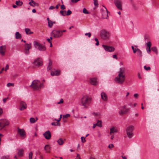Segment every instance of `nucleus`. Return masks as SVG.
Listing matches in <instances>:
<instances>
[{"instance_id": "nucleus-1", "label": "nucleus", "mask_w": 159, "mask_h": 159, "mask_svg": "<svg viewBox=\"0 0 159 159\" xmlns=\"http://www.w3.org/2000/svg\"><path fill=\"white\" fill-rule=\"evenodd\" d=\"M125 68H121L118 72V75L116 77L115 81L119 84H122L125 81Z\"/></svg>"}, {"instance_id": "nucleus-2", "label": "nucleus", "mask_w": 159, "mask_h": 159, "mask_svg": "<svg viewBox=\"0 0 159 159\" xmlns=\"http://www.w3.org/2000/svg\"><path fill=\"white\" fill-rule=\"evenodd\" d=\"M92 101L91 97L87 95L83 96L81 99L82 105L85 108H87Z\"/></svg>"}, {"instance_id": "nucleus-3", "label": "nucleus", "mask_w": 159, "mask_h": 159, "mask_svg": "<svg viewBox=\"0 0 159 159\" xmlns=\"http://www.w3.org/2000/svg\"><path fill=\"white\" fill-rule=\"evenodd\" d=\"M41 85L40 81L38 80H35L32 82L30 86L34 90H38L41 88Z\"/></svg>"}, {"instance_id": "nucleus-4", "label": "nucleus", "mask_w": 159, "mask_h": 159, "mask_svg": "<svg viewBox=\"0 0 159 159\" xmlns=\"http://www.w3.org/2000/svg\"><path fill=\"white\" fill-rule=\"evenodd\" d=\"M134 127L133 125L128 126L126 129L127 135L129 138H131L133 136V132L134 129Z\"/></svg>"}, {"instance_id": "nucleus-5", "label": "nucleus", "mask_w": 159, "mask_h": 159, "mask_svg": "<svg viewBox=\"0 0 159 159\" xmlns=\"http://www.w3.org/2000/svg\"><path fill=\"white\" fill-rule=\"evenodd\" d=\"M100 35L102 39L104 40L108 39L110 36L109 32L104 30L101 31Z\"/></svg>"}, {"instance_id": "nucleus-6", "label": "nucleus", "mask_w": 159, "mask_h": 159, "mask_svg": "<svg viewBox=\"0 0 159 159\" xmlns=\"http://www.w3.org/2000/svg\"><path fill=\"white\" fill-rule=\"evenodd\" d=\"M34 44L36 48L38 47L37 48L40 51H44L46 49V47L44 45L40 43L37 41H34Z\"/></svg>"}, {"instance_id": "nucleus-7", "label": "nucleus", "mask_w": 159, "mask_h": 159, "mask_svg": "<svg viewBox=\"0 0 159 159\" xmlns=\"http://www.w3.org/2000/svg\"><path fill=\"white\" fill-rule=\"evenodd\" d=\"M51 35L54 38H58L62 36V32L60 30H55L52 31Z\"/></svg>"}, {"instance_id": "nucleus-8", "label": "nucleus", "mask_w": 159, "mask_h": 159, "mask_svg": "<svg viewBox=\"0 0 159 159\" xmlns=\"http://www.w3.org/2000/svg\"><path fill=\"white\" fill-rule=\"evenodd\" d=\"M9 122L6 120H0V130H2L5 126L9 124Z\"/></svg>"}, {"instance_id": "nucleus-9", "label": "nucleus", "mask_w": 159, "mask_h": 159, "mask_svg": "<svg viewBox=\"0 0 159 159\" xmlns=\"http://www.w3.org/2000/svg\"><path fill=\"white\" fill-rule=\"evenodd\" d=\"M18 134H19L22 138H24L26 137V133L23 129H17Z\"/></svg>"}, {"instance_id": "nucleus-10", "label": "nucleus", "mask_w": 159, "mask_h": 159, "mask_svg": "<svg viewBox=\"0 0 159 159\" xmlns=\"http://www.w3.org/2000/svg\"><path fill=\"white\" fill-rule=\"evenodd\" d=\"M102 47L104 48L105 51L107 52H112L115 50V48L110 46H108L105 45H102Z\"/></svg>"}, {"instance_id": "nucleus-11", "label": "nucleus", "mask_w": 159, "mask_h": 159, "mask_svg": "<svg viewBox=\"0 0 159 159\" xmlns=\"http://www.w3.org/2000/svg\"><path fill=\"white\" fill-rule=\"evenodd\" d=\"M33 64L34 65L37 66H41L42 65V59L40 58H38L34 60Z\"/></svg>"}, {"instance_id": "nucleus-12", "label": "nucleus", "mask_w": 159, "mask_h": 159, "mask_svg": "<svg viewBox=\"0 0 159 159\" xmlns=\"http://www.w3.org/2000/svg\"><path fill=\"white\" fill-rule=\"evenodd\" d=\"M114 2L117 8L120 10H122V3L120 0H115Z\"/></svg>"}, {"instance_id": "nucleus-13", "label": "nucleus", "mask_w": 159, "mask_h": 159, "mask_svg": "<svg viewBox=\"0 0 159 159\" xmlns=\"http://www.w3.org/2000/svg\"><path fill=\"white\" fill-rule=\"evenodd\" d=\"M31 43L29 44L26 43L25 45V50L24 52L26 54H28L29 53V49L31 48Z\"/></svg>"}, {"instance_id": "nucleus-14", "label": "nucleus", "mask_w": 159, "mask_h": 159, "mask_svg": "<svg viewBox=\"0 0 159 159\" xmlns=\"http://www.w3.org/2000/svg\"><path fill=\"white\" fill-rule=\"evenodd\" d=\"M44 137L47 139H49L51 138V134L49 131H46L43 134Z\"/></svg>"}, {"instance_id": "nucleus-15", "label": "nucleus", "mask_w": 159, "mask_h": 159, "mask_svg": "<svg viewBox=\"0 0 159 159\" xmlns=\"http://www.w3.org/2000/svg\"><path fill=\"white\" fill-rule=\"evenodd\" d=\"M108 17V11L106 8L105 10H102V18L103 19H107Z\"/></svg>"}, {"instance_id": "nucleus-16", "label": "nucleus", "mask_w": 159, "mask_h": 159, "mask_svg": "<svg viewBox=\"0 0 159 159\" xmlns=\"http://www.w3.org/2000/svg\"><path fill=\"white\" fill-rule=\"evenodd\" d=\"M60 71L59 70H53L51 71V74L52 76L57 75L58 76L60 75Z\"/></svg>"}, {"instance_id": "nucleus-17", "label": "nucleus", "mask_w": 159, "mask_h": 159, "mask_svg": "<svg viewBox=\"0 0 159 159\" xmlns=\"http://www.w3.org/2000/svg\"><path fill=\"white\" fill-rule=\"evenodd\" d=\"M27 105L25 102L23 101H21L20 103V110L22 111L26 109Z\"/></svg>"}, {"instance_id": "nucleus-18", "label": "nucleus", "mask_w": 159, "mask_h": 159, "mask_svg": "<svg viewBox=\"0 0 159 159\" xmlns=\"http://www.w3.org/2000/svg\"><path fill=\"white\" fill-rule=\"evenodd\" d=\"M6 49L5 46H2L0 47V53L3 56L5 53Z\"/></svg>"}, {"instance_id": "nucleus-19", "label": "nucleus", "mask_w": 159, "mask_h": 159, "mask_svg": "<svg viewBox=\"0 0 159 159\" xmlns=\"http://www.w3.org/2000/svg\"><path fill=\"white\" fill-rule=\"evenodd\" d=\"M101 96L102 99L105 101H107V96L104 92H102L101 93Z\"/></svg>"}, {"instance_id": "nucleus-20", "label": "nucleus", "mask_w": 159, "mask_h": 159, "mask_svg": "<svg viewBox=\"0 0 159 159\" xmlns=\"http://www.w3.org/2000/svg\"><path fill=\"white\" fill-rule=\"evenodd\" d=\"M97 79L96 78L90 79V83L92 85H96L97 84Z\"/></svg>"}, {"instance_id": "nucleus-21", "label": "nucleus", "mask_w": 159, "mask_h": 159, "mask_svg": "<svg viewBox=\"0 0 159 159\" xmlns=\"http://www.w3.org/2000/svg\"><path fill=\"white\" fill-rule=\"evenodd\" d=\"M24 150L23 148L20 149L18 150V154L19 157H22L24 154Z\"/></svg>"}, {"instance_id": "nucleus-22", "label": "nucleus", "mask_w": 159, "mask_h": 159, "mask_svg": "<svg viewBox=\"0 0 159 159\" xmlns=\"http://www.w3.org/2000/svg\"><path fill=\"white\" fill-rule=\"evenodd\" d=\"M29 4L33 7H34L35 6H39V4L37 3H36L33 0H31V1L29 2Z\"/></svg>"}, {"instance_id": "nucleus-23", "label": "nucleus", "mask_w": 159, "mask_h": 159, "mask_svg": "<svg viewBox=\"0 0 159 159\" xmlns=\"http://www.w3.org/2000/svg\"><path fill=\"white\" fill-rule=\"evenodd\" d=\"M117 129H115V127L113 126L110 129V134H111L112 133H114L117 132Z\"/></svg>"}, {"instance_id": "nucleus-24", "label": "nucleus", "mask_w": 159, "mask_h": 159, "mask_svg": "<svg viewBox=\"0 0 159 159\" xmlns=\"http://www.w3.org/2000/svg\"><path fill=\"white\" fill-rule=\"evenodd\" d=\"M15 37L16 39H20L21 38V36L19 32H17L15 34Z\"/></svg>"}, {"instance_id": "nucleus-25", "label": "nucleus", "mask_w": 159, "mask_h": 159, "mask_svg": "<svg viewBox=\"0 0 159 159\" xmlns=\"http://www.w3.org/2000/svg\"><path fill=\"white\" fill-rule=\"evenodd\" d=\"M44 150L47 152L49 153L50 151V147L48 145H46L44 147Z\"/></svg>"}, {"instance_id": "nucleus-26", "label": "nucleus", "mask_w": 159, "mask_h": 159, "mask_svg": "<svg viewBox=\"0 0 159 159\" xmlns=\"http://www.w3.org/2000/svg\"><path fill=\"white\" fill-rule=\"evenodd\" d=\"M49 63L48 65L47 69L48 70H50L52 69V62L50 59H49Z\"/></svg>"}, {"instance_id": "nucleus-27", "label": "nucleus", "mask_w": 159, "mask_h": 159, "mask_svg": "<svg viewBox=\"0 0 159 159\" xmlns=\"http://www.w3.org/2000/svg\"><path fill=\"white\" fill-rule=\"evenodd\" d=\"M25 31L27 34H33V32L31 31L30 30L29 28H25Z\"/></svg>"}, {"instance_id": "nucleus-28", "label": "nucleus", "mask_w": 159, "mask_h": 159, "mask_svg": "<svg viewBox=\"0 0 159 159\" xmlns=\"http://www.w3.org/2000/svg\"><path fill=\"white\" fill-rule=\"evenodd\" d=\"M125 107L126 106H125L122 107V109L121 110H120L119 112V113L120 115H121L124 114H125V113L124 111V109H125Z\"/></svg>"}, {"instance_id": "nucleus-29", "label": "nucleus", "mask_w": 159, "mask_h": 159, "mask_svg": "<svg viewBox=\"0 0 159 159\" xmlns=\"http://www.w3.org/2000/svg\"><path fill=\"white\" fill-rule=\"evenodd\" d=\"M136 52H137L138 55L139 57H141L142 56V52L139 49L137 48Z\"/></svg>"}, {"instance_id": "nucleus-30", "label": "nucleus", "mask_w": 159, "mask_h": 159, "mask_svg": "<svg viewBox=\"0 0 159 159\" xmlns=\"http://www.w3.org/2000/svg\"><path fill=\"white\" fill-rule=\"evenodd\" d=\"M57 143L60 145H62L64 143V141L62 139H60L57 140Z\"/></svg>"}, {"instance_id": "nucleus-31", "label": "nucleus", "mask_w": 159, "mask_h": 159, "mask_svg": "<svg viewBox=\"0 0 159 159\" xmlns=\"http://www.w3.org/2000/svg\"><path fill=\"white\" fill-rule=\"evenodd\" d=\"M151 50L153 52H154L156 54L158 53L157 49L156 47H152L151 48Z\"/></svg>"}, {"instance_id": "nucleus-32", "label": "nucleus", "mask_w": 159, "mask_h": 159, "mask_svg": "<svg viewBox=\"0 0 159 159\" xmlns=\"http://www.w3.org/2000/svg\"><path fill=\"white\" fill-rule=\"evenodd\" d=\"M60 14L63 16L66 15V11L64 10H61L60 12Z\"/></svg>"}, {"instance_id": "nucleus-33", "label": "nucleus", "mask_w": 159, "mask_h": 159, "mask_svg": "<svg viewBox=\"0 0 159 159\" xmlns=\"http://www.w3.org/2000/svg\"><path fill=\"white\" fill-rule=\"evenodd\" d=\"M96 125H97V126L101 127L102 126L101 121L98 120L97 123H96Z\"/></svg>"}, {"instance_id": "nucleus-34", "label": "nucleus", "mask_w": 159, "mask_h": 159, "mask_svg": "<svg viewBox=\"0 0 159 159\" xmlns=\"http://www.w3.org/2000/svg\"><path fill=\"white\" fill-rule=\"evenodd\" d=\"M30 122L32 123H34L36 121V120H35V119L33 117H31L30 118Z\"/></svg>"}, {"instance_id": "nucleus-35", "label": "nucleus", "mask_w": 159, "mask_h": 159, "mask_svg": "<svg viewBox=\"0 0 159 159\" xmlns=\"http://www.w3.org/2000/svg\"><path fill=\"white\" fill-rule=\"evenodd\" d=\"M16 4L17 5L21 6L22 5L23 2H20L19 1H16Z\"/></svg>"}, {"instance_id": "nucleus-36", "label": "nucleus", "mask_w": 159, "mask_h": 159, "mask_svg": "<svg viewBox=\"0 0 159 159\" xmlns=\"http://www.w3.org/2000/svg\"><path fill=\"white\" fill-rule=\"evenodd\" d=\"M152 45L151 43L149 41L146 44V47L147 46V48H151Z\"/></svg>"}, {"instance_id": "nucleus-37", "label": "nucleus", "mask_w": 159, "mask_h": 159, "mask_svg": "<svg viewBox=\"0 0 159 159\" xmlns=\"http://www.w3.org/2000/svg\"><path fill=\"white\" fill-rule=\"evenodd\" d=\"M83 12L85 14H89V12L87 11V10L85 8H84L83 10Z\"/></svg>"}, {"instance_id": "nucleus-38", "label": "nucleus", "mask_w": 159, "mask_h": 159, "mask_svg": "<svg viewBox=\"0 0 159 159\" xmlns=\"http://www.w3.org/2000/svg\"><path fill=\"white\" fill-rule=\"evenodd\" d=\"M48 27L50 28L52 27L53 25V22H52V21L51 20L48 22Z\"/></svg>"}, {"instance_id": "nucleus-39", "label": "nucleus", "mask_w": 159, "mask_h": 159, "mask_svg": "<svg viewBox=\"0 0 159 159\" xmlns=\"http://www.w3.org/2000/svg\"><path fill=\"white\" fill-rule=\"evenodd\" d=\"M70 115L69 114H66V115H64L63 116V119L64 120L65 119L69 117Z\"/></svg>"}, {"instance_id": "nucleus-40", "label": "nucleus", "mask_w": 159, "mask_h": 159, "mask_svg": "<svg viewBox=\"0 0 159 159\" xmlns=\"http://www.w3.org/2000/svg\"><path fill=\"white\" fill-rule=\"evenodd\" d=\"M33 156V153L32 152H30L29 154V159H32Z\"/></svg>"}, {"instance_id": "nucleus-41", "label": "nucleus", "mask_w": 159, "mask_h": 159, "mask_svg": "<svg viewBox=\"0 0 159 159\" xmlns=\"http://www.w3.org/2000/svg\"><path fill=\"white\" fill-rule=\"evenodd\" d=\"M146 50H147V52L148 53H150L151 51V48H147V46L146 47Z\"/></svg>"}, {"instance_id": "nucleus-42", "label": "nucleus", "mask_w": 159, "mask_h": 159, "mask_svg": "<svg viewBox=\"0 0 159 159\" xmlns=\"http://www.w3.org/2000/svg\"><path fill=\"white\" fill-rule=\"evenodd\" d=\"M71 13H72L71 11L70 10H68L67 11V12H66V15L69 16V15H70V14H71Z\"/></svg>"}, {"instance_id": "nucleus-43", "label": "nucleus", "mask_w": 159, "mask_h": 159, "mask_svg": "<svg viewBox=\"0 0 159 159\" xmlns=\"http://www.w3.org/2000/svg\"><path fill=\"white\" fill-rule=\"evenodd\" d=\"M14 84L13 83H9L7 84V86L8 87H10V86H14Z\"/></svg>"}, {"instance_id": "nucleus-44", "label": "nucleus", "mask_w": 159, "mask_h": 159, "mask_svg": "<svg viewBox=\"0 0 159 159\" xmlns=\"http://www.w3.org/2000/svg\"><path fill=\"white\" fill-rule=\"evenodd\" d=\"M9 158V156H3L2 157L1 159H8Z\"/></svg>"}, {"instance_id": "nucleus-45", "label": "nucleus", "mask_w": 159, "mask_h": 159, "mask_svg": "<svg viewBox=\"0 0 159 159\" xmlns=\"http://www.w3.org/2000/svg\"><path fill=\"white\" fill-rule=\"evenodd\" d=\"M85 138H84L83 137H81V141L82 143H84L86 141Z\"/></svg>"}, {"instance_id": "nucleus-46", "label": "nucleus", "mask_w": 159, "mask_h": 159, "mask_svg": "<svg viewBox=\"0 0 159 159\" xmlns=\"http://www.w3.org/2000/svg\"><path fill=\"white\" fill-rule=\"evenodd\" d=\"M144 68L145 69L147 70H150V67L149 66L147 67L146 66H144Z\"/></svg>"}, {"instance_id": "nucleus-47", "label": "nucleus", "mask_w": 159, "mask_h": 159, "mask_svg": "<svg viewBox=\"0 0 159 159\" xmlns=\"http://www.w3.org/2000/svg\"><path fill=\"white\" fill-rule=\"evenodd\" d=\"M95 40L96 42V43H95V44L97 46L99 44V43L98 39L97 38H95Z\"/></svg>"}, {"instance_id": "nucleus-48", "label": "nucleus", "mask_w": 159, "mask_h": 159, "mask_svg": "<svg viewBox=\"0 0 159 159\" xmlns=\"http://www.w3.org/2000/svg\"><path fill=\"white\" fill-rule=\"evenodd\" d=\"M131 48L133 51V52L135 53L137 52V49H134L133 46H132Z\"/></svg>"}, {"instance_id": "nucleus-49", "label": "nucleus", "mask_w": 159, "mask_h": 159, "mask_svg": "<svg viewBox=\"0 0 159 159\" xmlns=\"http://www.w3.org/2000/svg\"><path fill=\"white\" fill-rule=\"evenodd\" d=\"M94 1V4L95 6H97L98 5V0H93Z\"/></svg>"}, {"instance_id": "nucleus-50", "label": "nucleus", "mask_w": 159, "mask_h": 159, "mask_svg": "<svg viewBox=\"0 0 159 159\" xmlns=\"http://www.w3.org/2000/svg\"><path fill=\"white\" fill-rule=\"evenodd\" d=\"M61 9L62 10H64L66 8L65 6L64 5L62 4L61 6Z\"/></svg>"}, {"instance_id": "nucleus-51", "label": "nucleus", "mask_w": 159, "mask_h": 159, "mask_svg": "<svg viewBox=\"0 0 159 159\" xmlns=\"http://www.w3.org/2000/svg\"><path fill=\"white\" fill-rule=\"evenodd\" d=\"M114 147V146L113 144H111L109 145L108 147L109 148H113Z\"/></svg>"}, {"instance_id": "nucleus-52", "label": "nucleus", "mask_w": 159, "mask_h": 159, "mask_svg": "<svg viewBox=\"0 0 159 159\" xmlns=\"http://www.w3.org/2000/svg\"><path fill=\"white\" fill-rule=\"evenodd\" d=\"M85 35L86 36H88L89 37H90L91 36V34L90 33H85Z\"/></svg>"}, {"instance_id": "nucleus-53", "label": "nucleus", "mask_w": 159, "mask_h": 159, "mask_svg": "<svg viewBox=\"0 0 159 159\" xmlns=\"http://www.w3.org/2000/svg\"><path fill=\"white\" fill-rule=\"evenodd\" d=\"M9 67V65L8 64H7L6 65V67H5V70H5V71H7V70L8 69Z\"/></svg>"}, {"instance_id": "nucleus-54", "label": "nucleus", "mask_w": 159, "mask_h": 159, "mask_svg": "<svg viewBox=\"0 0 159 159\" xmlns=\"http://www.w3.org/2000/svg\"><path fill=\"white\" fill-rule=\"evenodd\" d=\"M63 102V101L62 99H61L60 102H57L58 104H60L61 103H62Z\"/></svg>"}, {"instance_id": "nucleus-55", "label": "nucleus", "mask_w": 159, "mask_h": 159, "mask_svg": "<svg viewBox=\"0 0 159 159\" xmlns=\"http://www.w3.org/2000/svg\"><path fill=\"white\" fill-rule=\"evenodd\" d=\"M8 99V97H7L3 99V101L4 103H5L6 102V101Z\"/></svg>"}, {"instance_id": "nucleus-56", "label": "nucleus", "mask_w": 159, "mask_h": 159, "mask_svg": "<svg viewBox=\"0 0 159 159\" xmlns=\"http://www.w3.org/2000/svg\"><path fill=\"white\" fill-rule=\"evenodd\" d=\"M80 0H71V1L73 2L76 3Z\"/></svg>"}, {"instance_id": "nucleus-57", "label": "nucleus", "mask_w": 159, "mask_h": 159, "mask_svg": "<svg viewBox=\"0 0 159 159\" xmlns=\"http://www.w3.org/2000/svg\"><path fill=\"white\" fill-rule=\"evenodd\" d=\"M113 57L114 58H115L116 59H117V55L116 54L113 55Z\"/></svg>"}, {"instance_id": "nucleus-58", "label": "nucleus", "mask_w": 159, "mask_h": 159, "mask_svg": "<svg viewBox=\"0 0 159 159\" xmlns=\"http://www.w3.org/2000/svg\"><path fill=\"white\" fill-rule=\"evenodd\" d=\"M138 94L137 93H135L134 95V97L135 98H137L138 97Z\"/></svg>"}, {"instance_id": "nucleus-59", "label": "nucleus", "mask_w": 159, "mask_h": 159, "mask_svg": "<svg viewBox=\"0 0 159 159\" xmlns=\"http://www.w3.org/2000/svg\"><path fill=\"white\" fill-rule=\"evenodd\" d=\"M3 112L2 109L0 108V116L1 115Z\"/></svg>"}, {"instance_id": "nucleus-60", "label": "nucleus", "mask_w": 159, "mask_h": 159, "mask_svg": "<svg viewBox=\"0 0 159 159\" xmlns=\"http://www.w3.org/2000/svg\"><path fill=\"white\" fill-rule=\"evenodd\" d=\"M54 7H53V6H50L49 7V9L50 10H52V9H53L54 8Z\"/></svg>"}, {"instance_id": "nucleus-61", "label": "nucleus", "mask_w": 159, "mask_h": 159, "mask_svg": "<svg viewBox=\"0 0 159 159\" xmlns=\"http://www.w3.org/2000/svg\"><path fill=\"white\" fill-rule=\"evenodd\" d=\"M129 109H125V111H124V112L125 113V114L126 113H127L129 111Z\"/></svg>"}, {"instance_id": "nucleus-62", "label": "nucleus", "mask_w": 159, "mask_h": 159, "mask_svg": "<svg viewBox=\"0 0 159 159\" xmlns=\"http://www.w3.org/2000/svg\"><path fill=\"white\" fill-rule=\"evenodd\" d=\"M56 122H52L51 123V124L52 125L56 126Z\"/></svg>"}, {"instance_id": "nucleus-63", "label": "nucleus", "mask_w": 159, "mask_h": 159, "mask_svg": "<svg viewBox=\"0 0 159 159\" xmlns=\"http://www.w3.org/2000/svg\"><path fill=\"white\" fill-rule=\"evenodd\" d=\"M60 6V4H57V5L56 6V9H58V8H59V7Z\"/></svg>"}, {"instance_id": "nucleus-64", "label": "nucleus", "mask_w": 159, "mask_h": 159, "mask_svg": "<svg viewBox=\"0 0 159 159\" xmlns=\"http://www.w3.org/2000/svg\"><path fill=\"white\" fill-rule=\"evenodd\" d=\"M60 124L58 122L56 123V125L60 126Z\"/></svg>"}]
</instances>
